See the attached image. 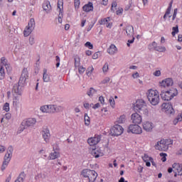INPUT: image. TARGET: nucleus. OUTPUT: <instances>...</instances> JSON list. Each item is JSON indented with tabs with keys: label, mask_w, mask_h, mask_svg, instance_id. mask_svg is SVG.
Returning <instances> with one entry per match:
<instances>
[{
	"label": "nucleus",
	"mask_w": 182,
	"mask_h": 182,
	"mask_svg": "<svg viewBox=\"0 0 182 182\" xmlns=\"http://www.w3.org/2000/svg\"><path fill=\"white\" fill-rule=\"evenodd\" d=\"M134 109L141 114H149V109H147V105L143 100H138L134 104Z\"/></svg>",
	"instance_id": "obj_1"
},
{
	"label": "nucleus",
	"mask_w": 182,
	"mask_h": 182,
	"mask_svg": "<svg viewBox=\"0 0 182 182\" xmlns=\"http://www.w3.org/2000/svg\"><path fill=\"white\" fill-rule=\"evenodd\" d=\"M171 144H173V140L161 139L155 145V149L156 150H159V151H167Z\"/></svg>",
	"instance_id": "obj_2"
},
{
	"label": "nucleus",
	"mask_w": 182,
	"mask_h": 182,
	"mask_svg": "<svg viewBox=\"0 0 182 182\" xmlns=\"http://www.w3.org/2000/svg\"><path fill=\"white\" fill-rule=\"evenodd\" d=\"M147 98L153 106H157L160 102V96L157 90H149L147 94Z\"/></svg>",
	"instance_id": "obj_3"
},
{
	"label": "nucleus",
	"mask_w": 182,
	"mask_h": 182,
	"mask_svg": "<svg viewBox=\"0 0 182 182\" xmlns=\"http://www.w3.org/2000/svg\"><path fill=\"white\" fill-rule=\"evenodd\" d=\"M81 174L85 178H87L88 182H95L97 178V173L90 169H84L82 171Z\"/></svg>",
	"instance_id": "obj_4"
},
{
	"label": "nucleus",
	"mask_w": 182,
	"mask_h": 182,
	"mask_svg": "<svg viewBox=\"0 0 182 182\" xmlns=\"http://www.w3.org/2000/svg\"><path fill=\"white\" fill-rule=\"evenodd\" d=\"M36 124V119L35 118H28V119L21 123V125L20 127V132H23L25 129H28V127L35 126Z\"/></svg>",
	"instance_id": "obj_5"
},
{
	"label": "nucleus",
	"mask_w": 182,
	"mask_h": 182,
	"mask_svg": "<svg viewBox=\"0 0 182 182\" xmlns=\"http://www.w3.org/2000/svg\"><path fill=\"white\" fill-rule=\"evenodd\" d=\"M160 95L162 100L168 102V100H171V99L174 97V96H176L177 93L173 92V90H167V91L161 90V92Z\"/></svg>",
	"instance_id": "obj_6"
},
{
	"label": "nucleus",
	"mask_w": 182,
	"mask_h": 182,
	"mask_svg": "<svg viewBox=\"0 0 182 182\" xmlns=\"http://www.w3.org/2000/svg\"><path fill=\"white\" fill-rule=\"evenodd\" d=\"M110 134L114 136H121V134H123V127L116 124L111 128Z\"/></svg>",
	"instance_id": "obj_7"
},
{
	"label": "nucleus",
	"mask_w": 182,
	"mask_h": 182,
	"mask_svg": "<svg viewBox=\"0 0 182 182\" xmlns=\"http://www.w3.org/2000/svg\"><path fill=\"white\" fill-rule=\"evenodd\" d=\"M142 129L139 124H131L127 129V133H133L134 134H141Z\"/></svg>",
	"instance_id": "obj_8"
},
{
	"label": "nucleus",
	"mask_w": 182,
	"mask_h": 182,
	"mask_svg": "<svg viewBox=\"0 0 182 182\" xmlns=\"http://www.w3.org/2000/svg\"><path fill=\"white\" fill-rule=\"evenodd\" d=\"M162 109H164L166 114H174V109L173 105H171V102H164L162 104Z\"/></svg>",
	"instance_id": "obj_9"
},
{
	"label": "nucleus",
	"mask_w": 182,
	"mask_h": 182,
	"mask_svg": "<svg viewBox=\"0 0 182 182\" xmlns=\"http://www.w3.org/2000/svg\"><path fill=\"white\" fill-rule=\"evenodd\" d=\"M26 79H28V69L23 68L21 75L20 77L18 85H21L23 86L25 85V82H26Z\"/></svg>",
	"instance_id": "obj_10"
},
{
	"label": "nucleus",
	"mask_w": 182,
	"mask_h": 182,
	"mask_svg": "<svg viewBox=\"0 0 182 182\" xmlns=\"http://www.w3.org/2000/svg\"><path fill=\"white\" fill-rule=\"evenodd\" d=\"M11 159H12V155L10 154L6 153L4 158L3 164L1 166V170L4 171L8 167V164H9V162L11 161Z\"/></svg>",
	"instance_id": "obj_11"
},
{
	"label": "nucleus",
	"mask_w": 182,
	"mask_h": 182,
	"mask_svg": "<svg viewBox=\"0 0 182 182\" xmlns=\"http://www.w3.org/2000/svg\"><path fill=\"white\" fill-rule=\"evenodd\" d=\"M131 120L134 124H140L141 123V116L138 113H134L131 116Z\"/></svg>",
	"instance_id": "obj_12"
},
{
	"label": "nucleus",
	"mask_w": 182,
	"mask_h": 182,
	"mask_svg": "<svg viewBox=\"0 0 182 182\" xmlns=\"http://www.w3.org/2000/svg\"><path fill=\"white\" fill-rule=\"evenodd\" d=\"M102 137L100 135H97L95 137L89 138L87 143L90 144V146H96V144L100 141Z\"/></svg>",
	"instance_id": "obj_13"
},
{
	"label": "nucleus",
	"mask_w": 182,
	"mask_h": 182,
	"mask_svg": "<svg viewBox=\"0 0 182 182\" xmlns=\"http://www.w3.org/2000/svg\"><path fill=\"white\" fill-rule=\"evenodd\" d=\"M173 79L171 78H166L161 82V89H164L165 87H170L173 85Z\"/></svg>",
	"instance_id": "obj_14"
},
{
	"label": "nucleus",
	"mask_w": 182,
	"mask_h": 182,
	"mask_svg": "<svg viewBox=\"0 0 182 182\" xmlns=\"http://www.w3.org/2000/svg\"><path fill=\"white\" fill-rule=\"evenodd\" d=\"M90 153L93 157H95V159H99V157H102L103 156V152H102L100 149L96 148H92Z\"/></svg>",
	"instance_id": "obj_15"
},
{
	"label": "nucleus",
	"mask_w": 182,
	"mask_h": 182,
	"mask_svg": "<svg viewBox=\"0 0 182 182\" xmlns=\"http://www.w3.org/2000/svg\"><path fill=\"white\" fill-rule=\"evenodd\" d=\"M23 86V85L19 84L18 82V84L14 85L13 87L12 93H15L16 95L21 96V95H22L21 89Z\"/></svg>",
	"instance_id": "obj_16"
},
{
	"label": "nucleus",
	"mask_w": 182,
	"mask_h": 182,
	"mask_svg": "<svg viewBox=\"0 0 182 182\" xmlns=\"http://www.w3.org/2000/svg\"><path fill=\"white\" fill-rule=\"evenodd\" d=\"M154 127V124L151 122H145L143 123V129L146 132H151Z\"/></svg>",
	"instance_id": "obj_17"
},
{
	"label": "nucleus",
	"mask_w": 182,
	"mask_h": 182,
	"mask_svg": "<svg viewBox=\"0 0 182 182\" xmlns=\"http://www.w3.org/2000/svg\"><path fill=\"white\" fill-rule=\"evenodd\" d=\"M172 168H173V171H176V173H178V176H182L181 164L175 163L172 165Z\"/></svg>",
	"instance_id": "obj_18"
},
{
	"label": "nucleus",
	"mask_w": 182,
	"mask_h": 182,
	"mask_svg": "<svg viewBox=\"0 0 182 182\" xmlns=\"http://www.w3.org/2000/svg\"><path fill=\"white\" fill-rule=\"evenodd\" d=\"M43 139H44V141L46 143H49V139L50 138V133L49 132V129H46L43 131Z\"/></svg>",
	"instance_id": "obj_19"
},
{
	"label": "nucleus",
	"mask_w": 182,
	"mask_h": 182,
	"mask_svg": "<svg viewBox=\"0 0 182 182\" xmlns=\"http://www.w3.org/2000/svg\"><path fill=\"white\" fill-rule=\"evenodd\" d=\"M82 10L85 12H90V11H93V3L89 2L87 4L83 6Z\"/></svg>",
	"instance_id": "obj_20"
},
{
	"label": "nucleus",
	"mask_w": 182,
	"mask_h": 182,
	"mask_svg": "<svg viewBox=\"0 0 182 182\" xmlns=\"http://www.w3.org/2000/svg\"><path fill=\"white\" fill-rule=\"evenodd\" d=\"M126 33L127 36H133V35H134V28H133V26H127Z\"/></svg>",
	"instance_id": "obj_21"
},
{
	"label": "nucleus",
	"mask_w": 182,
	"mask_h": 182,
	"mask_svg": "<svg viewBox=\"0 0 182 182\" xmlns=\"http://www.w3.org/2000/svg\"><path fill=\"white\" fill-rule=\"evenodd\" d=\"M58 157H60L59 151L51 152L48 156V160H55V159H58Z\"/></svg>",
	"instance_id": "obj_22"
},
{
	"label": "nucleus",
	"mask_w": 182,
	"mask_h": 182,
	"mask_svg": "<svg viewBox=\"0 0 182 182\" xmlns=\"http://www.w3.org/2000/svg\"><path fill=\"white\" fill-rule=\"evenodd\" d=\"M116 52H117V48L116 47V46H114V44H112L107 49V53L109 55H114Z\"/></svg>",
	"instance_id": "obj_23"
},
{
	"label": "nucleus",
	"mask_w": 182,
	"mask_h": 182,
	"mask_svg": "<svg viewBox=\"0 0 182 182\" xmlns=\"http://www.w3.org/2000/svg\"><path fill=\"white\" fill-rule=\"evenodd\" d=\"M43 9L47 12H49L50 11V9H52V6H50V3L49 1H46L43 4Z\"/></svg>",
	"instance_id": "obj_24"
},
{
	"label": "nucleus",
	"mask_w": 182,
	"mask_h": 182,
	"mask_svg": "<svg viewBox=\"0 0 182 182\" xmlns=\"http://www.w3.org/2000/svg\"><path fill=\"white\" fill-rule=\"evenodd\" d=\"M33 32V28H31V27H28V26L25 28L23 31V35L25 37L29 36L31 33Z\"/></svg>",
	"instance_id": "obj_25"
},
{
	"label": "nucleus",
	"mask_w": 182,
	"mask_h": 182,
	"mask_svg": "<svg viewBox=\"0 0 182 182\" xmlns=\"http://www.w3.org/2000/svg\"><path fill=\"white\" fill-rule=\"evenodd\" d=\"M116 123H117V124H123V123H126V116H120V117L117 119Z\"/></svg>",
	"instance_id": "obj_26"
},
{
	"label": "nucleus",
	"mask_w": 182,
	"mask_h": 182,
	"mask_svg": "<svg viewBox=\"0 0 182 182\" xmlns=\"http://www.w3.org/2000/svg\"><path fill=\"white\" fill-rule=\"evenodd\" d=\"M43 82H49L50 80V77L48 75L46 69L43 70Z\"/></svg>",
	"instance_id": "obj_27"
},
{
	"label": "nucleus",
	"mask_w": 182,
	"mask_h": 182,
	"mask_svg": "<svg viewBox=\"0 0 182 182\" xmlns=\"http://www.w3.org/2000/svg\"><path fill=\"white\" fill-rule=\"evenodd\" d=\"M48 113H56V105H48Z\"/></svg>",
	"instance_id": "obj_28"
},
{
	"label": "nucleus",
	"mask_w": 182,
	"mask_h": 182,
	"mask_svg": "<svg viewBox=\"0 0 182 182\" xmlns=\"http://www.w3.org/2000/svg\"><path fill=\"white\" fill-rule=\"evenodd\" d=\"M96 92H97V90H96L95 88L93 87H90L89 91L87 92V96H89L90 97H92L93 96V95H95L96 93Z\"/></svg>",
	"instance_id": "obj_29"
},
{
	"label": "nucleus",
	"mask_w": 182,
	"mask_h": 182,
	"mask_svg": "<svg viewBox=\"0 0 182 182\" xmlns=\"http://www.w3.org/2000/svg\"><path fill=\"white\" fill-rule=\"evenodd\" d=\"M27 26L31 29H35V18H31Z\"/></svg>",
	"instance_id": "obj_30"
},
{
	"label": "nucleus",
	"mask_w": 182,
	"mask_h": 182,
	"mask_svg": "<svg viewBox=\"0 0 182 182\" xmlns=\"http://www.w3.org/2000/svg\"><path fill=\"white\" fill-rule=\"evenodd\" d=\"M5 78V70L4 67H0V80H2Z\"/></svg>",
	"instance_id": "obj_31"
},
{
	"label": "nucleus",
	"mask_w": 182,
	"mask_h": 182,
	"mask_svg": "<svg viewBox=\"0 0 182 182\" xmlns=\"http://www.w3.org/2000/svg\"><path fill=\"white\" fill-rule=\"evenodd\" d=\"M85 126H89V124H90V117L87 116V114H85Z\"/></svg>",
	"instance_id": "obj_32"
},
{
	"label": "nucleus",
	"mask_w": 182,
	"mask_h": 182,
	"mask_svg": "<svg viewBox=\"0 0 182 182\" xmlns=\"http://www.w3.org/2000/svg\"><path fill=\"white\" fill-rule=\"evenodd\" d=\"M40 110L43 113H48V105H43L41 107Z\"/></svg>",
	"instance_id": "obj_33"
},
{
	"label": "nucleus",
	"mask_w": 182,
	"mask_h": 182,
	"mask_svg": "<svg viewBox=\"0 0 182 182\" xmlns=\"http://www.w3.org/2000/svg\"><path fill=\"white\" fill-rule=\"evenodd\" d=\"M172 33L171 35L173 36H176V33H178V25H176L175 27L172 28Z\"/></svg>",
	"instance_id": "obj_34"
},
{
	"label": "nucleus",
	"mask_w": 182,
	"mask_h": 182,
	"mask_svg": "<svg viewBox=\"0 0 182 182\" xmlns=\"http://www.w3.org/2000/svg\"><path fill=\"white\" fill-rule=\"evenodd\" d=\"M108 19H110V17H107V18L101 19L99 21L100 25H106V23H107V22H109Z\"/></svg>",
	"instance_id": "obj_35"
},
{
	"label": "nucleus",
	"mask_w": 182,
	"mask_h": 182,
	"mask_svg": "<svg viewBox=\"0 0 182 182\" xmlns=\"http://www.w3.org/2000/svg\"><path fill=\"white\" fill-rule=\"evenodd\" d=\"M154 50H156L157 52H166V47L156 46V48H155Z\"/></svg>",
	"instance_id": "obj_36"
},
{
	"label": "nucleus",
	"mask_w": 182,
	"mask_h": 182,
	"mask_svg": "<svg viewBox=\"0 0 182 182\" xmlns=\"http://www.w3.org/2000/svg\"><path fill=\"white\" fill-rule=\"evenodd\" d=\"M46 178V175L42 174V173H38L35 176V180H36V181H37V180H39V178Z\"/></svg>",
	"instance_id": "obj_37"
},
{
	"label": "nucleus",
	"mask_w": 182,
	"mask_h": 182,
	"mask_svg": "<svg viewBox=\"0 0 182 182\" xmlns=\"http://www.w3.org/2000/svg\"><path fill=\"white\" fill-rule=\"evenodd\" d=\"M144 161H150L151 160H153V158L149 156V155L147 154H144V156L142 157Z\"/></svg>",
	"instance_id": "obj_38"
},
{
	"label": "nucleus",
	"mask_w": 182,
	"mask_h": 182,
	"mask_svg": "<svg viewBox=\"0 0 182 182\" xmlns=\"http://www.w3.org/2000/svg\"><path fill=\"white\" fill-rule=\"evenodd\" d=\"M6 153H7V154H10V155L12 156V153H14V146H12L10 145V146L7 148Z\"/></svg>",
	"instance_id": "obj_39"
},
{
	"label": "nucleus",
	"mask_w": 182,
	"mask_h": 182,
	"mask_svg": "<svg viewBox=\"0 0 182 182\" xmlns=\"http://www.w3.org/2000/svg\"><path fill=\"white\" fill-rule=\"evenodd\" d=\"M58 8L60 9V12L63 9V1L61 0L58 2Z\"/></svg>",
	"instance_id": "obj_40"
},
{
	"label": "nucleus",
	"mask_w": 182,
	"mask_h": 182,
	"mask_svg": "<svg viewBox=\"0 0 182 182\" xmlns=\"http://www.w3.org/2000/svg\"><path fill=\"white\" fill-rule=\"evenodd\" d=\"M80 65V58L79 57L75 58V66L77 68Z\"/></svg>",
	"instance_id": "obj_41"
},
{
	"label": "nucleus",
	"mask_w": 182,
	"mask_h": 182,
	"mask_svg": "<svg viewBox=\"0 0 182 182\" xmlns=\"http://www.w3.org/2000/svg\"><path fill=\"white\" fill-rule=\"evenodd\" d=\"M3 110L5 112H9V103L6 102L3 107Z\"/></svg>",
	"instance_id": "obj_42"
},
{
	"label": "nucleus",
	"mask_w": 182,
	"mask_h": 182,
	"mask_svg": "<svg viewBox=\"0 0 182 182\" xmlns=\"http://www.w3.org/2000/svg\"><path fill=\"white\" fill-rule=\"evenodd\" d=\"M160 156H161V157H162V158H161V160H162V161H163L164 163V161H166L167 158H166V157H167V154L161 153V154H160Z\"/></svg>",
	"instance_id": "obj_43"
},
{
	"label": "nucleus",
	"mask_w": 182,
	"mask_h": 182,
	"mask_svg": "<svg viewBox=\"0 0 182 182\" xmlns=\"http://www.w3.org/2000/svg\"><path fill=\"white\" fill-rule=\"evenodd\" d=\"M63 110V107L55 105V113H59V112H62Z\"/></svg>",
	"instance_id": "obj_44"
},
{
	"label": "nucleus",
	"mask_w": 182,
	"mask_h": 182,
	"mask_svg": "<svg viewBox=\"0 0 182 182\" xmlns=\"http://www.w3.org/2000/svg\"><path fill=\"white\" fill-rule=\"evenodd\" d=\"M110 82V77H106L102 82V85H106V83H109Z\"/></svg>",
	"instance_id": "obj_45"
},
{
	"label": "nucleus",
	"mask_w": 182,
	"mask_h": 182,
	"mask_svg": "<svg viewBox=\"0 0 182 182\" xmlns=\"http://www.w3.org/2000/svg\"><path fill=\"white\" fill-rule=\"evenodd\" d=\"M93 70H94L93 67H89L87 69V75L89 76V75H92V72H93Z\"/></svg>",
	"instance_id": "obj_46"
},
{
	"label": "nucleus",
	"mask_w": 182,
	"mask_h": 182,
	"mask_svg": "<svg viewBox=\"0 0 182 182\" xmlns=\"http://www.w3.org/2000/svg\"><path fill=\"white\" fill-rule=\"evenodd\" d=\"M53 151H58L59 152V146L58 144H54L53 145Z\"/></svg>",
	"instance_id": "obj_47"
},
{
	"label": "nucleus",
	"mask_w": 182,
	"mask_h": 182,
	"mask_svg": "<svg viewBox=\"0 0 182 182\" xmlns=\"http://www.w3.org/2000/svg\"><path fill=\"white\" fill-rule=\"evenodd\" d=\"M85 46L86 48H89L90 49H93V44H92L90 42L87 41L85 44Z\"/></svg>",
	"instance_id": "obj_48"
},
{
	"label": "nucleus",
	"mask_w": 182,
	"mask_h": 182,
	"mask_svg": "<svg viewBox=\"0 0 182 182\" xmlns=\"http://www.w3.org/2000/svg\"><path fill=\"white\" fill-rule=\"evenodd\" d=\"M100 56V51L95 53L92 55V59H97Z\"/></svg>",
	"instance_id": "obj_49"
},
{
	"label": "nucleus",
	"mask_w": 182,
	"mask_h": 182,
	"mask_svg": "<svg viewBox=\"0 0 182 182\" xmlns=\"http://www.w3.org/2000/svg\"><path fill=\"white\" fill-rule=\"evenodd\" d=\"M102 70L103 72H107V70H109V64L108 63H105L102 68Z\"/></svg>",
	"instance_id": "obj_50"
},
{
	"label": "nucleus",
	"mask_w": 182,
	"mask_h": 182,
	"mask_svg": "<svg viewBox=\"0 0 182 182\" xmlns=\"http://www.w3.org/2000/svg\"><path fill=\"white\" fill-rule=\"evenodd\" d=\"M109 104L110 105L112 106V107H114V98L113 97H111L109 100Z\"/></svg>",
	"instance_id": "obj_51"
},
{
	"label": "nucleus",
	"mask_w": 182,
	"mask_h": 182,
	"mask_svg": "<svg viewBox=\"0 0 182 182\" xmlns=\"http://www.w3.org/2000/svg\"><path fill=\"white\" fill-rule=\"evenodd\" d=\"M170 14H171V12L166 10V13L164 16V19H166L167 16H168L170 18L171 16V15H170Z\"/></svg>",
	"instance_id": "obj_52"
},
{
	"label": "nucleus",
	"mask_w": 182,
	"mask_h": 182,
	"mask_svg": "<svg viewBox=\"0 0 182 182\" xmlns=\"http://www.w3.org/2000/svg\"><path fill=\"white\" fill-rule=\"evenodd\" d=\"M116 6H117V3L116 1H113L112 3V7H111V10H112L113 12H114V8H116Z\"/></svg>",
	"instance_id": "obj_53"
},
{
	"label": "nucleus",
	"mask_w": 182,
	"mask_h": 182,
	"mask_svg": "<svg viewBox=\"0 0 182 182\" xmlns=\"http://www.w3.org/2000/svg\"><path fill=\"white\" fill-rule=\"evenodd\" d=\"M86 70V68H83V67H80L79 69H78V72L79 73L82 74V73H85V71Z\"/></svg>",
	"instance_id": "obj_54"
},
{
	"label": "nucleus",
	"mask_w": 182,
	"mask_h": 182,
	"mask_svg": "<svg viewBox=\"0 0 182 182\" xmlns=\"http://www.w3.org/2000/svg\"><path fill=\"white\" fill-rule=\"evenodd\" d=\"M132 77L133 79H137L139 77H140V75L139 74V73H135L134 74H132Z\"/></svg>",
	"instance_id": "obj_55"
},
{
	"label": "nucleus",
	"mask_w": 182,
	"mask_h": 182,
	"mask_svg": "<svg viewBox=\"0 0 182 182\" xmlns=\"http://www.w3.org/2000/svg\"><path fill=\"white\" fill-rule=\"evenodd\" d=\"M29 43H30V45H33L35 43V38L30 37L29 38Z\"/></svg>",
	"instance_id": "obj_56"
},
{
	"label": "nucleus",
	"mask_w": 182,
	"mask_h": 182,
	"mask_svg": "<svg viewBox=\"0 0 182 182\" xmlns=\"http://www.w3.org/2000/svg\"><path fill=\"white\" fill-rule=\"evenodd\" d=\"M151 46L154 48V49L155 50L156 46H157V43H156V41L152 42L151 44H149V48H151Z\"/></svg>",
	"instance_id": "obj_57"
},
{
	"label": "nucleus",
	"mask_w": 182,
	"mask_h": 182,
	"mask_svg": "<svg viewBox=\"0 0 182 182\" xmlns=\"http://www.w3.org/2000/svg\"><path fill=\"white\" fill-rule=\"evenodd\" d=\"M134 42V36H132V40H128L127 46H130V43H133Z\"/></svg>",
	"instance_id": "obj_58"
},
{
	"label": "nucleus",
	"mask_w": 182,
	"mask_h": 182,
	"mask_svg": "<svg viewBox=\"0 0 182 182\" xmlns=\"http://www.w3.org/2000/svg\"><path fill=\"white\" fill-rule=\"evenodd\" d=\"M160 75H161V72L160 70H156V71H155V72L154 73V76L159 77V76H160Z\"/></svg>",
	"instance_id": "obj_59"
},
{
	"label": "nucleus",
	"mask_w": 182,
	"mask_h": 182,
	"mask_svg": "<svg viewBox=\"0 0 182 182\" xmlns=\"http://www.w3.org/2000/svg\"><path fill=\"white\" fill-rule=\"evenodd\" d=\"M99 100L102 105H105V98L103 97V96H100L99 97Z\"/></svg>",
	"instance_id": "obj_60"
},
{
	"label": "nucleus",
	"mask_w": 182,
	"mask_h": 182,
	"mask_svg": "<svg viewBox=\"0 0 182 182\" xmlns=\"http://www.w3.org/2000/svg\"><path fill=\"white\" fill-rule=\"evenodd\" d=\"M172 6H173V1H171L170 4H169V6L166 9V11H168V12H171V7Z\"/></svg>",
	"instance_id": "obj_61"
},
{
	"label": "nucleus",
	"mask_w": 182,
	"mask_h": 182,
	"mask_svg": "<svg viewBox=\"0 0 182 182\" xmlns=\"http://www.w3.org/2000/svg\"><path fill=\"white\" fill-rule=\"evenodd\" d=\"M4 66H5L7 72H11L12 68H11V66H9V65L6 64Z\"/></svg>",
	"instance_id": "obj_62"
},
{
	"label": "nucleus",
	"mask_w": 182,
	"mask_h": 182,
	"mask_svg": "<svg viewBox=\"0 0 182 182\" xmlns=\"http://www.w3.org/2000/svg\"><path fill=\"white\" fill-rule=\"evenodd\" d=\"M6 148L5 146L0 145V153H4V151H5Z\"/></svg>",
	"instance_id": "obj_63"
},
{
	"label": "nucleus",
	"mask_w": 182,
	"mask_h": 182,
	"mask_svg": "<svg viewBox=\"0 0 182 182\" xmlns=\"http://www.w3.org/2000/svg\"><path fill=\"white\" fill-rule=\"evenodd\" d=\"M178 42H182V35H178Z\"/></svg>",
	"instance_id": "obj_64"
}]
</instances>
